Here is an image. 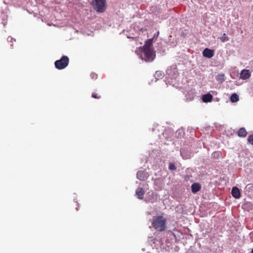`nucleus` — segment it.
Listing matches in <instances>:
<instances>
[{"mask_svg":"<svg viewBox=\"0 0 253 253\" xmlns=\"http://www.w3.org/2000/svg\"><path fill=\"white\" fill-rule=\"evenodd\" d=\"M247 140L249 143L253 145V134L249 135Z\"/></svg>","mask_w":253,"mask_h":253,"instance_id":"f3484780","label":"nucleus"},{"mask_svg":"<svg viewBox=\"0 0 253 253\" xmlns=\"http://www.w3.org/2000/svg\"><path fill=\"white\" fill-rule=\"evenodd\" d=\"M106 0H93L91 5L94 9L99 13H103L106 10Z\"/></svg>","mask_w":253,"mask_h":253,"instance_id":"f03ea898","label":"nucleus"},{"mask_svg":"<svg viewBox=\"0 0 253 253\" xmlns=\"http://www.w3.org/2000/svg\"><path fill=\"white\" fill-rule=\"evenodd\" d=\"M251 77V74L249 70L244 69L240 73V78L243 80L248 79Z\"/></svg>","mask_w":253,"mask_h":253,"instance_id":"6e6552de","label":"nucleus"},{"mask_svg":"<svg viewBox=\"0 0 253 253\" xmlns=\"http://www.w3.org/2000/svg\"><path fill=\"white\" fill-rule=\"evenodd\" d=\"M152 48V44L149 43L147 41L145 42V44L143 46L142 48Z\"/></svg>","mask_w":253,"mask_h":253,"instance_id":"a211bd4d","label":"nucleus"},{"mask_svg":"<svg viewBox=\"0 0 253 253\" xmlns=\"http://www.w3.org/2000/svg\"><path fill=\"white\" fill-rule=\"evenodd\" d=\"M203 55L205 57L211 58L214 55V50L206 48L203 51Z\"/></svg>","mask_w":253,"mask_h":253,"instance_id":"423d86ee","label":"nucleus"},{"mask_svg":"<svg viewBox=\"0 0 253 253\" xmlns=\"http://www.w3.org/2000/svg\"><path fill=\"white\" fill-rule=\"evenodd\" d=\"M147 61L152 60L155 56L152 48H142Z\"/></svg>","mask_w":253,"mask_h":253,"instance_id":"20e7f679","label":"nucleus"},{"mask_svg":"<svg viewBox=\"0 0 253 253\" xmlns=\"http://www.w3.org/2000/svg\"><path fill=\"white\" fill-rule=\"evenodd\" d=\"M91 97L95 99H99L101 98V95L97 94L96 92H93L91 94Z\"/></svg>","mask_w":253,"mask_h":253,"instance_id":"6ab92c4d","label":"nucleus"},{"mask_svg":"<svg viewBox=\"0 0 253 253\" xmlns=\"http://www.w3.org/2000/svg\"><path fill=\"white\" fill-rule=\"evenodd\" d=\"M252 253H253V249L252 251Z\"/></svg>","mask_w":253,"mask_h":253,"instance_id":"5701e85b","label":"nucleus"},{"mask_svg":"<svg viewBox=\"0 0 253 253\" xmlns=\"http://www.w3.org/2000/svg\"><path fill=\"white\" fill-rule=\"evenodd\" d=\"M145 194V191L141 187H138L135 191V196L139 199H143Z\"/></svg>","mask_w":253,"mask_h":253,"instance_id":"1a4fd4ad","label":"nucleus"},{"mask_svg":"<svg viewBox=\"0 0 253 253\" xmlns=\"http://www.w3.org/2000/svg\"><path fill=\"white\" fill-rule=\"evenodd\" d=\"M212 156L213 157H217L219 158L220 156H221V154L220 152H214L212 153Z\"/></svg>","mask_w":253,"mask_h":253,"instance_id":"aec40b11","label":"nucleus"},{"mask_svg":"<svg viewBox=\"0 0 253 253\" xmlns=\"http://www.w3.org/2000/svg\"><path fill=\"white\" fill-rule=\"evenodd\" d=\"M167 219L162 215L154 216L152 219V225L157 231H163L166 229Z\"/></svg>","mask_w":253,"mask_h":253,"instance_id":"f257e3e1","label":"nucleus"},{"mask_svg":"<svg viewBox=\"0 0 253 253\" xmlns=\"http://www.w3.org/2000/svg\"><path fill=\"white\" fill-rule=\"evenodd\" d=\"M247 132L244 127H242L238 131V135L239 137H245L247 136Z\"/></svg>","mask_w":253,"mask_h":253,"instance_id":"f8f14e48","label":"nucleus"},{"mask_svg":"<svg viewBox=\"0 0 253 253\" xmlns=\"http://www.w3.org/2000/svg\"><path fill=\"white\" fill-rule=\"evenodd\" d=\"M169 169L170 170H175L176 169V167L173 163H169Z\"/></svg>","mask_w":253,"mask_h":253,"instance_id":"dca6fc26","label":"nucleus"},{"mask_svg":"<svg viewBox=\"0 0 253 253\" xmlns=\"http://www.w3.org/2000/svg\"><path fill=\"white\" fill-rule=\"evenodd\" d=\"M239 99V96L235 93L232 94L230 97V100L232 102H236Z\"/></svg>","mask_w":253,"mask_h":253,"instance_id":"4468645a","label":"nucleus"},{"mask_svg":"<svg viewBox=\"0 0 253 253\" xmlns=\"http://www.w3.org/2000/svg\"><path fill=\"white\" fill-rule=\"evenodd\" d=\"M201 189V185L200 183H194L191 185V191L193 193H196Z\"/></svg>","mask_w":253,"mask_h":253,"instance_id":"9d476101","label":"nucleus"},{"mask_svg":"<svg viewBox=\"0 0 253 253\" xmlns=\"http://www.w3.org/2000/svg\"><path fill=\"white\" fill-rule=\"evenodd\" d=\"M224 77H225L224 74H218L216 76V80L218 82H219L220 83H222L225 80Z\"/></svg>","mask_w":253,"mask_h":253,"instance_id":"ddd939ff","label":"nucleus"},{"mask_svg":"<svg viewBox=\"0 0 253 253\" xmlns=\"http://www.w3.org/2000/svg\"><path fill=\"white\" fill-rule=\"evenodd\" d=\"M220 40L222 42H225L226 41H228L229 40V38L226 36V34L224 33L222 37L220 38Z\"/></svg>","mask_w":253,"mask_h":253,"instance_id":"2eb2a0df","label":"nucleus"},{"mask_svg":"<svg viewBox=\"0 0 253 253\" xmlns=\"http://www.w3.org/2000/svg\"><path fill=\"white\" fill-rule=\"evenodd\" d=\"M231 194L232 196L236 199H239L241 197L240 191L237 187H234L232 188Z\"/></svg>","mask_w":253,"mask_h":253,"instance_id":"0eeeda50","label":"nucleus"},{"mask_svg":"<svg viewBox=\"0 0 253 253\" xmlns=\"http://www.w3.org/2000/svg\"><path fill=\"white\" fill-rule=\"evenodd\" d=\"M91 76L93 79V78H96L97 75L96 74H95L92 73V74H91Z\"/></svg>","mask_w":253,"mask_h":253,"instance_id":"412c9836","label":"nucleus"},{"mask_svg":"<svg viewBox=\"0 0 253 253\" xmlns=\"http://www.w3.org/2000/svg\"><path fill=\"white\" fill-rule=\"evenodd\" d=\"M212 98L213 96L211 94L207 93L203 96L202 100L203 102L207 103L211 101Z\"/></svg>","mask_w":253,"mask_h":253,"instance_id":"9b49d317","label":"nucleus"},{"mask_svg":"<svg viewBox=\"0 0 253 253\" xmlns=\"http://www.w3.org/2000/svg\"><path fill=\"white\" fill-rule=\"evenodd\" d=\"M147 41L152 44L153 42V39H148Z\"/></svg>","mask_w":253,"mask_h":253,"instance_id":"4be33fe9","label":"nucleus"},{"mask_svg":"<svg viewBox=\"0 0 253 253\" xmlns=\"http://www.w3.org/2000/svg\"><path fill=\"white\" fill-rule=\"evenodd\" d=\"M69 63V59L68 57L63 55L60 59L57 60L54 62V65L57 69L62 70L68 65Z\"/></svg>","mask_w":253,"mask_h":253,"instance_id":"7ed1b4c3","label":"nucleus"},{"mask_svg":"<svg viewBox=\"0 0 253 253\" xmlns=\"http://www.w3.org/2000/svg\"><path fill=\"white\" fill-rule=\"evenodd\" d=\"M137 178L141 181L146 180L149 174L145 170H139L137 172Z\"/></svg>","mask_w":253,"mask_h":253,"instance_id":"39448f33","label":"nucleus"}]
</instances>
